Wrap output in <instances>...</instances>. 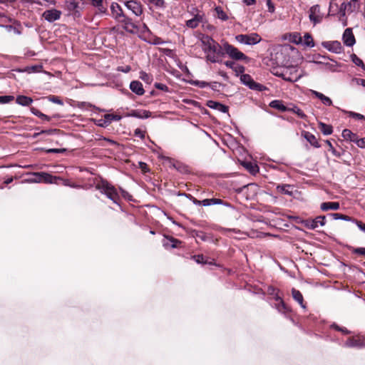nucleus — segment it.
Instances as JSON below:
<instances>
[{
	"mask_svg": "<svg viewBox=\"0 0 365 365\" xmlns=\"http://www.w3.org/2000/svg\"><path fill=\"white\" fill-rule=\"evenodd\" d=\"M201 43L207 60L212 63H216L217 61V55L221 52V46L208 35H203L202 36Z\"/></svg>",
	"mask_w": 365,
	"mask_h": 365,
	"instance_id": "f257e3e1",
	"label": "nucleus"
},
{
	"mask_svg": "<svg viewBox=\"0 0 365 365\" xmlns=\"http://www.w3.org/2000/svg\"><path fill=\"white\" fill-rule=\"evenodd\" d=\"M273 74L289 82H296L305 75L297 66L279 67L273 71Z\"/></svg>",
	"mask_w": 365,
	"mask_h": 365,
	"instance_id": "f03ea898",
	"label": "nucleus"
},
{
	"mask_svg": "<svg viewBox=\"0 0 365 365\" xmlns=\"http://www.w3.org/2000/svg\"><path fill=\"white\" fill-rule=\"evenodd\" d=\"M96 187L97 190H100L101 193L106 195V197L112 200L114 203L119 205L118 201L120 197L118 191L116 188L108 181L101 180L96 185Z\"/></svg>",
	"mask_w": 365,
	"mask_h": 365,
	"instance_id": "7ed1b4c3",
	"label": "nucleus"
},
{
	"mask_svg": "<svg viewBox=\"0 0 365 365\" xmlns=\"http://www.w3.org/2000/svg\"><path fill=\"white\" fill-rule=\"evenodd\" d=\"M235 39L240 43L249 46L257 44L262 41L261 36L257 33L239 34L235 36Z\"/></svg>",
	"mask_w": 365,
	"mask_h": 365,
	"instance_id": "20e7f679",
	"label": "nucleus"
},
{
	"mask_svg": "<svg viewBox=\"0 0 365 365\" xmlns=\"http://www.w3.org/2000/svg\"><path fill=\"white\" fill-rule=\"evenodd\" d=\"M223 48L226 53L232 59L235 60H247V56L242 52L239 51L237 48L232 45L225 42L223 43Z\"/></svg>",
	"mask_w": 365,
	"mask_h": 365,
	"instance_id": "39448f33",
	"label": "nucleus"
},
{
	"mask_svg": "<svg viewBox=\"0 0 365 365\" xmlns=\"http://www.w3.org/2000/svg\"><path fill=\"white\" fill-rule=\"evenodd\" d=\"M240 81L244 85L252 90L262 91L266 89L263 85L256 83L249 74L241 75Z\"/></svg>",
	"mask_w": 365,
	"mask_h": 365,
	"instance_id": "423d86ee",
	"label": "nucleus"
},
{
	"mask_svg": "<svg viewBox=\"0 0 365 365\" xmlns=\"http://www.w3.org/2000/svg\"><path fill=\"white\" fill-rule=\"evenodd\" d=\"M326 223L325 216H318L314 219H308L304 221V225L307 228L314 230L319 226H324Z\"/></svg>",
	"mask_w": 365,
	"mask_h": 365,
	"instance_id": "0eeeda50",
	"label": "nucleus"
},
{
	"mask_svg": "<svg viewBox=\"0 0 365 365\" xmlns=\"http://www.w3.org/2000/svg\"><path fill=\"white\" fill-rule=\"evenodd\" d=\"M122 24L123 28L129 33H135L138 31V26L133 22L132 19L125 15L120 18L118 21Z\"/></svg>",
	"mask_w": 365,
	"mask_h": 365,
	"instance_id": "6e6552de",
	"label": "nucleus"
},
{
	"mask_svg": "<svg viewBox=\"0 0 365 365\" xmlns=\"http://www.w3.org/2000/svg\"><path fill=\"white\" fill-rule=\"evenodd\" d=\"M125 5L126 8L136 16H140L142 15L143 6L140 2L135 0H130L125 2Z\"/></svg>",
	"mask_w": 365,
	"mask_h": 365,
	"instance_id": "1a4fd4ad",
	"label": "nucleus"
},
{
	"mask_svg": "<svg viewBox=\"0 0 365 365\" xmlns=\"http://www.w3.org/2000/svg\"><path fill=\"white\" fill-rule=\"evenodd\" d=\"M43 17L49 23H53L61 18V11L57 9L46 10L43 13Z\"/></svg>",
	"mask_w": 365,
	"mask_h": 365,
	"instance_id": "9d476101",
	"label": "nucleus"
},
{
	"mask_svg": "<svg viewBox=\"0 0 365 365\" xmlns=\"http://www.w3.org/2000/svg\"><path fill=\"white\" fill-rule=\"evenodd\" d=\"M342 41L344 45L349 47H351L355 44L356 39L354 36L352 29L347 28L344 30L342 35Z\"/></svg>",
	"mask_w": 365,
	"mask_h": 365,
	"instance_id": "9b49d317",
	"label": "nucleus"
},
{
	"mask_svg": "<svg viewBox=\"0 0 365 365\" xmlns=\"http://www.w3.org/2000/svg\"><path fill=\"white\" fill-rule=\"evenodd\" d=\"M309 19L314 24H317L322 21V17L320 16V7L318 4L314 5L309 9Z\"/></svg>",
	"mask_w": 365,
	"mask_h": 365,
	"instance_id": "f8f14e48",
	"label": "nucleus"
},
{
	"mask_svg": "<svg viewBox=\"0 0 365 365\" xmlns=\"http://www.w3.org/2000/svg\"><path fill=\"white\" fill-rule=\"evenodd\" d=\"M323 46L328 51L335 53H340L342 51V46L339 41H326L322 43Z\"/></svg>",
	"mask_w": 365,
	"mask_h": 365,
	"instance_id": "ddd939ff",
	"label": "nucleus"
},
{
	"mask_svg": "<svg viewBox=\"0 0 365 365\" xmlns=\"http://www.w3.org/2000/svg\"><path fill=\"white\" fill-rule=\"evenodd\" d=\"M82 0H66V6L67 10L72 14L79 15L80 3Z\"/></svg>",
	"mask_w": 365,
	"mask_h": 365,
	"instance_id": "4468645a",
	"label": "nucleus"
},
{
	"mask_svg": "<svg viewBox=\"0 0 365 365\" xmlns=\"http://www.w3.org/2000/svg\"><path fill=\"white\" fill-rule=\"evenodd\" d=\"M41 177V182L49 184H58V180H61V178L53 176L51 174L45 172H40L38 175Z\"/></svg>",
	"mask_w": 365,
	"mask_h": 365,
	"instance_id": "2eb2a0df",
	"label": "nucleus"
},
{
	"mask_svg": "<svg viewBox=\"0 0 365 365\" xmlns=\"http://www.w3.org/2000/svg\"><path fill=\"white\" fill-rule=\"evenodd\" d=\"M181 242L173 237L165 236L163 241V245L165 248H176Z\"/></svg>",
	"mask_w": 365,
	"mask_h": 365,
	"instance_id": "dca6fc26",
	"label": "nucleus"
},
{
	"mask_svg": "<svg viewBox=\"0 0 365 365\" xmlns=\"http://www.w3.org/2000/svg\"><path fill=\"white\" fill-rule=\"evenodd\" d=\"M284 38L291 43L299 45L302 43V37L299 32L289 33L284 35Z\"/></svg>",
	"mask_w": 365,
	"mask_h": 365,
	"instance_id": "f3484780",
	"label": "nucleus"
},
{
	"mask_svg": "<svg viewBox=\"0 0 365 365\" xmlns=\"http://www.w3.org/2000/svg\"><path fill=\"white\" fill-rule=\"evenodd\" d=\"M130 89L138 96H143L145 93L143 84L138 81H133L130 83Z\"/></svg>",
	"mask_w": 365,
	"mask_h": 365,
	"instance_id": "a211bd4d",
	"label": "nucleus"
},
{
	"mask_svg": "<svg viewBox=\"0 0 365 365\" xmlns=\"http://www.w3.org/2000/svg\"><path fill=\"white\" fill-rule=\"evenodd\" d=\"M110 10H111L113 17L116 21H118L120 18H122L125 15L121 7L117 3H112V4L110 6Z\"/></svg>",
	"mask_w": 365,
	"mask_h": 365,
	"instance_id": "6ab92c4d",
	"label": "nucleus"
},
{
	"mask_svg": "<svg viewBox=\"0 0 365 365\" xmlns=\"http://www.w3.org/2000/svg\"><path fill=\"white\" fill-rule=\"evenodd\" d=\"M128 116L135 117L138 118H148L151 116V112L146 110H132Z\"/></svg>",
	"mask_w": 365,
	"mask_h": 365,
	"instance_id": "aec40b11",
	"label": "nucleus"
},
{
	"mask_svg": "<svg viewBox=\"0 0 365 365\" xmlns=\"http://www.w3.org/2000/svg\"><path fill=\"white\" fill-rule=\"evenodd\" d=\"M207 106L212 109L217 110L222 113H227L228 111L227 106L217 101H208Z\"/></svg>",
	"mask_w": 365,
	"mask_h": 365,
	"instance_id": "412c9836",
	"label": "nucleus"
},
{
	"mask_svg": "<svg viewBox=\"0 0 365 365\" xmlns=\"http://www.w3.org/2000/svg\"><path fill=\"white\" fill-rule=\"evenodd\" d=\"M347 9L346 8L345 4H341L339 9V21L341 22L343 26H347Z\"/></svg>",
	"mask_w": 365,
	"mask_h": 365,
	"instance_id": "4be33fe9",
	"label": "nucleus"
},
{
	"mask_svg": "<svg viewBox=\"0 0 365 365\" xmlns=\"http://www.w3.org/2000/svg\"><path fill=\"white\" fill-rule=\"evenodd\" d=\"M302 135L314 148L320 147L317 138L312 133L308 131H303Z\"/></svg>",
	"mask_w": 365,
	"mask_h": 365,
	"instance_id": "5701e85b",
	"label": "nucleus"
},
{
	"mask_svg": "<svg viewBox=\"0 0 365 365\" xmlns=\"http://www.w3.org/2000/svg\"><path fill=\"white\" fill-rule=\"evenodd\" d=\"M310 92L314 95L316 98H319L324 105L325 106H331L332 101L330 98L324 96L323 93L318 92L317 91L311 90Z\"/></svg>",
	"mask_w": 365,
	"mask_h": 365,
	"instance_id": "b1692460",
	"label": "nucleus"
},
{
	"mask_svg": "<svg viewBox=\"0 0 365 365\" xmlns=\"http://www.w3.org/2000/svg\"><path fill=\"white\" fill-rule=\"evenodd\" d=\"M279 192H281L289 196L293 195V186L288 184L279 185L276 187Z\"/></svg>",
	"mask_w": 365,
	"mask_h": 365,
	"instance_id": "393cba45",
	"label": "nucleus"
},
{
	"mask_svg": "<svg viewBox=\"0 0 365 365\" xmlns=\"http://www.w3.org/2000/svg\"><path fill=\"white\" fill-rule=\"evenodd\" d=\"M344 346L345 347H357V348H363L365 346V344L364 341L355 339H349L344 343Z\"/></svg>",
	"mask_w": 365,
	"mask_h": 365,
	"instance_id": "a878e982",
	"label": "nucleus"
},
{
	"mask_svg": "<svg viewBox=\"0 0 365 365\" xmlns=\"http://www.w3.org/2000/svg\"><path fill=\"white\" fill-rule=\"evenodd\" d=\"M320 208L323 211L329 210H337L339 209V203L337 202H326L321 204Z\"/></svg>",
	"mask_w": 365,
	"mask_h": 365,
	"instance_id": "bb28decb",
	"label": "nucleus"
},
{
	"mask_svg": "<svg viewBox=\"0 0 365 365\" xmlns=\"http://www.w3.org/2000/svg\"><path fill=\"white\" fill-rule=\"evenodd\" d=\"M202 21V16L201 15L197 14L195 16L194 18L187 20L186 21V26L191 29H195L197 27L200 22Z\"/></svg>",
	"mask_w": 365,
	"mask_h": 365,
	"instance_id": "cd10ccee",
	"label": "nucleus"
},
{
	"mask_svg": "<svg viewBox=\"0 0 365 365\" xmlns=\"http://www.w3.org/2000/svg\"><path fill=\"white\" fill-rule=\"evenodd\" d=\"M16 102L22 106H28L32 103L33 99L26 96H18Z\"/></svg>",
	"mask_w": 365,
	"mask_h": 365,
	"instance_id": "c85d7f7f",
	"label": "nucleus"
},
{
	"mask_svg": "<svg viewBox=\"0 0 365 365\" xmlns=\"http://www.w3.org/2000/svg\"><path fill=\"white\" fill-rule=\"evenodd\" d=\"M292 294L294 299L297 301L303 309H305L306 307L304 304V298L302 293L299 290L293 288L292 289Z\"/></svg>",
	"mask_w": 365,
	"mask_h": 365,
	"instance_id": "c756f323",
	"label": "nucleus"
},
{
	"mask_svg": "<svg viewBox=\"0 0 365 365\" xmlns=\"http://www.w3.org/2000/svg\"><path fill=\"white\" fill-rule=\"evenodd\" d=\"M344 140L355 143L357 135L354 133L349 129H344L341 133Z\"/></svg>",
	"mask_w": 365,
	"mask_h": 365,
	"instance_id": "7c9ffc66",
	"label": "nucleus"
},
{
	"mask_svg": "<svg viewBox=\"0 0 365 365\" xmlns=\"http://www.w3.org/2000/svg\"><path fill=\"white\" fill-rule=\"evenodd\" d=\"M301 44L309 48H313L315 45L312 36L309 33H306L304 35Z\"/></svg>",
	"mask_w": 365,
	"mask_h": 365,
	"instance_id": "2f4dec72",
	"label": "nucleus"
},
{
	"mask_svg": "<svg viewBox=\"0 0 365 365\" xmlns=\"http://www.w3.org/2000/svg\"><path fill=\"white\" fill-rule=\"evenodd\" d=\"M319 128L321 132L325 135H331L333 132L331 125L324 123H319Z\"/></svg>",
	"mask_w": 365,
	"mask_h": 365,
	"instance_id": "473e14b6",
	"label": "nucleus"
},
{
	"mask_svg": "<svg viewBox=\"0 0 365 365\" xmlns=\"http://www.w3.org/2000/svg\"><path fill=\"white\" fill-rule=\"evenodd\" d=\"M269 106L272 108H276L281 111H286L287 110V107L282 103L281 101L279 100H274L271 101Z\"/></svg>",
	"mask_w": 365,
	"mask_h": 365,
	"instance_id": "72a5a7b5",
	"label": "nucleus"
},
{
	"mask_svg": "<svg viewBox=\"0 0 365 365\" xmlns=\"http://www.w3.org/2000/svg\"><path fill=\"white\" fill-rule=\"evenodd\" d=\"M215 11L216 12L217 17L219 19L225 21L229 19L227 14L223 11L221 6H216L215 8Z\"/></svg>",
	"mask_w": 365,
	"mask_h": 365,
	"instance_id": "f704fd0d",
	"label": "nucleus"
},
{
	"mask_svg": "<svg viewBox=\"0 0 365 365\" xmlns=\"http://www.w3.org/2000/svg\"><path fill=\"white\" fill-rule=\"evenodd\" d=\"M93 6L96 7L99 12L105 14L106 9L103 5V0H88Z\"/></svg>",
	"mask_w": 365,
	"mask_h": 365,
	"instance_id": "c9c22d12",
	"label": "nucleus"
},
{
	"mask_svg": "<svg viewBox=\"0 0 365 365\" xmlns=\"http://www.w3.org/2000/svg\"><path fill=\"white\" fill-rule=\"evenodd\" d=\"M325 143L328 145L329 147V150L331 152V153L336 156V157H338V158H340L344 153V150H342L341 152H339V151H337L332 145L331 143L330 142V140H325Z\"/></svg>",
	"mask_w": 365,
	"mask_h": 365,
	"instance_id": "e433bc0d",
	"label": "nucleus"
},
{
	"mask_svg": "<svg viewBox=\"0 0 365 365\" xmlns=\"http://www.w3.org/2000/svg\"><path fill=\"white\" fill-rule=\"evenodd\" d=\"M242 165L252 174H255L259 171L258 166L252 163H243Z\"/></svg>",
	"mask_w": 365,
	"mask_h": 365,
	"instance_id": "4c0bfd02",
	"label": "nucleus"
},
{
	"mask_svg": "<svg viewBox=\"0 0 365 365\" xmlns=\"http://www.w3.org/2000/svg\"><path fill=\"white\" fill-rule=\"evenodd\" d=\"M30 110L31 112L35 115L36 116H38V118H41L42 120H50L51 118L45 114H43V113H41L40 110H38V109L32 107L30 108Z\"/></svg>",
	"mask_w": 365,
	"mask_h": 365,
	"instance_id": "58836bf2",
	"label": "nucleus"
},
{
	"mask_svg": "<svg viewBox=\"0 0 365 365\" xmlns=\"http://www.w3.org/2000/svg\"><path fill=\"white\" fill-rule=\"evenodd\" d=\"M40 173H31L30 175L32 176L26 180V182L29 183H40L41 182V177L38 175Z\"/></svg>",
	"mask_w": 365,
	"mask_h": 365,
	"instance_id": "ea45409f",
	"label": "nucleus"
},
{
	"mask_svg": "<svg viewBox=\"0 0 365 365\" xmlns=\"http://www.w3.org/2000/svg\"><path fill=\"white\" fill-rule=\"evenodd\" d=\"M147 2L157 9H164L165 7V0H148Z\"/></svg>",
	"mask_w": 365,
	"mask_h": 365,
	"instance_id": "a19ab883",
	"label": "nucleus"
},
{
	"mask_svg": "<svg viewBox=\"0 0 365 365\" xmlns=\"http://www.w3.org/2000/svg\"><path fill=\"white\" fill-rule=\"evenodd\" d=\"M343 4H345L346 8L347 9V13L349 14L354 12L359 9V4L352 1L343 2Z\"/></svg>",
	"mask_w": 365,
	"mask_h": 365,
	"instance_id": "79ce46f5",
	"label": "nucleus"
},
{
	"mask_svg": "<svg viewBox=\"0 0 365 365\" xmlns=\"http://www.w3.org/2000/svg\"><path fill=\"white\" fill-rule=\"evenodd\" d=\"M330 216H331L334 220H345V221H352L353 220L347 216V215H341L340 213H331L329 214Z\"/></svg>",
	"mask_w": 365,
	"mask_h": 365,
	"instance_id": "37998d69",
	"label": "nucleus"
},
{
	"mask_svg": "<svg viewBox=\"0 0 365 365\" xmlns=\"http://www.w3.org/2000/svg\"><path fill=\"white\" fill-rule=\"evenodd\" d=\"M345 113L349 115V117H351L353 118L357 119V120H365V116L362 114L355 113L353 111H347V110H343Z\"/></svg>",
	"mask_w": 365,
	"mask_h": 365,
	"instance_id": "c03bdc74",
	"label": "nucleus"
},
{
	"mask_svg": "<svg viewBox=\"0 0 365 365\" xmlns=\"http://www.w3.org/2000/svg\"><path fill=\"white\" fill-rule=\"evenodd\" d=\"M105 115L108 125H110L113 120L118 121L122 118V117L118 115L106 114Z\"/></svg>",
	"mask_w": 365,
	"mask_h": 365,
	"instance_id": "a18cd8bd",
	"label": "nucleus"
},
{
	"mask_svg": "<svg viewBox=\"0 0 365 365\" xmlns=\"http://www.w3.org/2000/svg\"><path fill=\"white\" fill-rule=\"evenodd\" d=\"M140 78L141 80H143V81H145L148 83H150L153 81L152 76L145 71L140 72Z\"/></svg>",
	"mask_w": 365,
	"mask_h": 365,
	"instance_id": "49530a36",
	"label": "nucleus"
},
{
	"mask_svg": "<svg viewBox=\"0 0 365 365\" xmlns=\"http://www.w3.org/2000/svg\"><path fill=\"white\" fill-rule=\"evenodd\" d=\"M352 61L358 66H361L365 71V65L363 63V61L357 57L355 54L351 56Z\"/></svg>",
	"mask_w": 365,
	"mask_h": 365,
	"instance_id": "de8ad7c7",
	"label": "nucleus"
},
{
	"mask_svg": "<svg viewBox=\"0 0 365 365\" xmlns=\"http://www.w3.org/2000/svg\"><path fill=\"white\" fill-rule=\"evenodd\" d=\"M275 299L277 301H279V305L277 306V309H278L279 312H282V311H285L287 309V307H286V305L284 303V302L282 301V299H281V297H279V296H276L275 297Z\"/></svg>",
	"mask_w": 365,
	"mask_h": 365,
	"instance_id": "09e8293b",
	"label": "nucleus"
},
{
	"mask_svg": "<svg viewBox=\"0 0 365 365\" xmlns=\"http://www.w3.org/2000/svg\"><path fill=\"white\" fill-rule=\"evenodd\" d=\"M294 113H296L299 118L304 119L306 118L305 113L297 106H294L292 109Z\"/></svg>",
	"mask_w": 365,
	"mask_h": 365,
	"instance_id": "8fccbe9b",
	"label": "nucleus"
},
{
	"mask_svg": "<svg viewBox=\"0 0 365 365\" xmlns=\"http://www.w3.org/2000/svg\"><path fill=\"white\" fill-rule=\"evenodd\" d=\"M95 123L96 125H98L99 127H102V128H106L108 125H109L106 120V115H104V118L96 120Z\"/></svg>",
	"mask_w": 365,
	"mask_h": 365,
	"instance_id": "3c124183",
	"label": "nucleus"
},
{
	"mask_svg": "<svg viewBox=\"0 0 365 365\" xmlns=\"http://www.w3.org/2000/svg\"><path fill=\"white\" fill-rule=\"evenodd\" d=\"M14 99L13 96H1L0 103L5 104L12 101Z\"/></svg>",
	"mask_w": 365,
	"mask_h": 365,
	"instance_id": "603ef678",
	"label": "nucleus"
},
{
	"mask_svg": "<svg viewBox=\"0 0 365 365\" xmlns=\"http://www.w3.org/2000/svg\"><path fill=\"white\" fill-rule=\"evenodd\" d=\"M66 151L65 148H49L46 150L47 153H63Z\"/></svg>",
	"mask_w": 365,
	"mask_h": 365,
	"instance_id": "864d4df0",
	"label": "nucleus"
},
{
	"mask_svg": "<svg viewBox=\"0 0 365 365\" xmlns=\"http://www.w3.org/2000/svg\"><path fill=\"white\" fill-rule=\"evenodd\" d=\"M134 135L135 137L140 138V139H143L145 135V132L142 130L140 128H136L134 130Z\"/></svg>",
	"mask_w": 365,
	"mask_h": 365,
	"instance_id": "5fc2aeb1",
	"label": "nucleus"
},
{
	"mask_svg": "<svg viewBox=\"0 0 365 365\" xmlns=\"http://www.w3.org/2000/svg\"><path fill=\"white\" fill-rule=\"evenodd\" d=\"M355 143L360 148H365V137L362 138H359L358 137L356 139Z\"/></svg>",
	"mask_w": 365,
	"mask_h": 365,
	"instance_id": "6e6d98bb",
	"label": "nucleus"
},
{
	"mask_svg": "<svg viewBox=\"0 0 365 365\" xmlns=\"http://www.w3.org/2000/svg\"><path fill=\"white\" fill-rule=\"evenodd\" d=\"M192 84L199 88H205V87L208 86L209 83H207L203 81H193Z\"/></svg>",
	"mask_w": 365,
	"mask_h": 365,
	"instance_id": "4d7b16f0",
	"label": "nucleus"
},
{
	"mask_svg": "<svg viewBox=\"0 0 365 365\" xmlns=\"http://www.w3.org/2000/svg\"><path fill=\"white\" fill-rule=\"evenodd\" d=\"M120 192L123 198H125L127 200L131 201L133 200V197L131 195H130L127 191L124 190L122 188H120Z\"/></svg>",
	"mask_w": 365,
	"mask_h": 365,
	"instance_id": "13d9d810",
	"label": "nucleus"
},
{
	"mask_svg": "<svg viewBox=\"0 0 365 365\" xmlns=\"http://www.w3.org/2000/svg\"><path fill=\"white\" fill-rule=\"evenodd\" d=\"M49 101L54 103H56V104H58V105H63V101L57 96H51L49 97Z\"/></svg>",
	"mask_w": 365,
	"mask_h": 365,
	"instance_id": "bf43d9fd",
	"label": "nucleus"
},
{
	"mask_svg": "<svg viewBox=\"0 0 365 365\" xmlns=\"http://www.w3.org/2000/svg\"><path fill=\"white\" fill-rule=\"evenodd\" d=\"M353 252L359 255H365V247L355 248L354 249Z\"/></svg>",
	"mask_w": 365,
	"mask_h": 365,
	"instance_id": "052dcab7",
	"label": "nucleus"
},
{
	"mask_svg": "<svg viewBox=\"0 0 365 365\" xmlns=\"http://www.w3.org/2000/svg\"><path fill=\"white\" fill-rule=\"evenodd\" d=\"M60 180L63 182V184L65 186H68V187H79L78 185H75L73 183H71L68 180H63V179L61 178V180Z\"/></svg>",
	"mask_w": 365,
	"mask_h": 365,
	"instance_id": "680f3d73",
	"label": "nucleus"
},
{
	"mask_svg": "<svg viewBox=\"0 0 365 365\" xmlns=\"http://www.w3.org/2000/svg\"><path fill=\"white\" fill-rule=\"evenodd\" d=\"M182 195H185L187 197L190 198V200H192L193 203L196 205H201V200H198L197 199H195V197H193L192 195H187V194H182Z\"/></svg>",
	"mask_w": 365,
	"mask_h": 365,
	"instance_id": "e2e57ef3",
	"label": "nucleus"
},
{
	"mask_svg": "<svg viewBox=\"0 0 365 365\" xmlns=\"http://www.w3.org/2000/svg\"><path fill=\"white\" fill-rule=\"evenodd\" d=\"M193 257L195 259L196 262L198 263V264H205V263H206V262L204 261L203 255H199L194 256Z\"/></svg>",
	"mask_w": 365,
	"mask_h": 365,
	"instance_id": "0e129e2a",
	"label": "nucleus"
},
{
	"mask_svg": "<svg viewBox=\"0 0 365 365\" xmlns=\"http://www.w3.org/2000/svg\"><path fill=\"white\" fill-rule=\"evenodd\" d=\"M352 222H355L357 227L363 232H365V224L362 223L361 221H358L356 220H353Z\"/></svg>",
	"mask_w": 365,
	"mask_h": 365,
	"instance_id": "69168bd1",
	"label": "nucleus"
},
{
	"mask_svg": "<svg viewBox=\"0 0 365 365\" xmlns=\"http://www.w3.org/2000/svg\"><path fill=\"white\" fill-rule=\"evenodd\" d=\"M267 6L268 8V11L270 13H273L274 11V6L272 2V0H267Z\"/></svg>",
	"mask_w": 365,
	"mask_h": 365,
	"instance_id": "338daca9",
	"label": "nucleus"
},
{
	"mask_svg": "<svg viewBox=\"0 0 365 365\" xmlns=\"http://www.w3.org/2000/svg\"><path fill=\"white\" fill-rule=\"evenodd\" d=\"M155 88L162 91H168V87L163 83H155Z\"/></svg>",
	"mask_w": 365,
	"mask_h": 365,
	"instance_id": "774afa93",
	"label": "nucleus"
}]
</instances>
